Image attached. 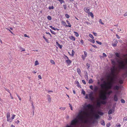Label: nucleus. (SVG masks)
I'll list each match as a JSON object with an SVG mask.
<instances>
[{"instance_id": "nucleus-43", "label": "nucleus", "mask_w": 127, "mask_h": 127, "mask_svg": "<svg viewBox=\"0 0 127 127\" xmlns=\"http://www.w3.org/2000/svg\"><path fill=\"white\" fill-rule=\"evenodd\" d=\"M82 94H83L84 95H85V92L83 90H82Z\"/></svg>"}, {"instance_id": "nucleus-59", "label": "nucleus", "mask_w": 127, "mask_h": 127, "mask_svg": "<svg viewBox=\"0 0 127 127\" xmlns=\"http://www.w3.org/2000/svg\"><path fill=\"white\" fill-rule=\"evenodd\" d=\"M113 56V55L112 54H110V56L109 57L110 58H111V57H112Z\"/></svg>"}, {"instance_id": "nucleus-52", "label": "nucleus", "mask_w": 127, "mask_h": 127, "mask_svg": "<svg viewBox=\"0 0 127 127\" xmlns=\"http://www.w3.org/2000/svg\"><path fill=\"white\" fill-rule=\"evenodd\" d=\"M82 58L83 59V60H84V59H85L86 57H85V56H84L83 55H82Z\"/></svg>"}, {"instance_id": "nucleus-21", "label": "nucleus", "mask_w": 127, "mask_h": 127, "mask_svg": "<svg viewBox=\"0 0 127 127\" xmlns=\"http://www.w3.org/2000/svg\"><path fill=\"white\" fill-rule=\"evenodd\" d=\"M100 102L101 104H105L106 103V101L103 100L101 101H100Z\"/></svg>"}, {"instance_id": "nucleus-23", "label": "nucleus", "mask_w": 127, "mask_h": 127, "mask_svg": "<svg viewBox=\"0 0 127 127\" xmlns=\"http://www.w3.org/2000/svg\"><path fill=\"white\" fill-rule=\"evenodd\" d=\"M101 124L102 125H103V126H104L105 125L104 122L103 120H102L101 122Z\"/></svg>"}, {"instance_id": "nucleus-22", "label": "nucleus", "mask_w": 127, "mask_h": 127, "mask_svg": "<svg viewBox=\"0 0 127 127\" xmlns=\"http://www.w3.org/2000/svg\"><path fill=\"white\" fill-rule=\"evenodd\" d=\"M66 109V108L65 107H61L60 108V109L62 110H64Z\"/></svg>"}, {"instance_id": "nucleus-51", "label": "nucleus", "mask_w": 127, "mask_h": 127, "mask_svg": "<svg viewBox=\"0 0 127 127\" xmlns=\"http://www.w3.org/2000/svg\"><path fill=\"white\" fill-rule=\"evenodd\" d=\"M22 49V50L21 51H25V50L24 49H23L22 47L20 48V49Z\"/></svg>"}, {"instance_id": "nucleus-7", "label": "nucleus", "mask_w": 127, "mask_h": 127, "mask_svg": "<svg viewBox=\"0 0 127 127\" xmlns=\"http://www.w3.org/2000/svg\"><path fill=\"white\" fill-rule=\"evenodd\" d=\"M114 100L115 101H117L118 100V96L116 94H115L114 96Z\"/></svg>"}, {"instance_id": "nucleus-26", "label": "nucleus", "mask_w": 127, "mask_h": 127, "mask_svg": "<svg viewBox=\"0 0 127 127\" xmlns=\"http://www.w3.org/2000/svg\"><path fill=\"white\" fill-rule=\"evenodd\" d=\"M89 40L93 43H94L95 42V41L94 40L90 39Z\"/></svg>"}, {"instance_id": "nucleus-6", "label": "nucleus", "mask_w": 127, "mask_h": 127, "mask_svg": "<svg viewBox=\"0 0 127 127\" xmlns=\"http://www.w3.org/2000/svg\"><path fill=\"white\" fill-rule=\"evenodd\" d=\"M93 107V106L92 105L90 104H89L86 105V106L84 107L85 108H88L89 109H91Z\"/></svg>"}, {"instance_id": "nucleus-4", "label": "nucleus", "mask_w": 127, "mask_h": 127, "mask_svg": "<svg viewBox=\"0 0 127 127\" xmlns=\"http://www.w3.org/2000/svg\"><path fill=\"white\" fill-rule=\"evenodd\" d=\"M94 116L95 117L94 119L93 117H92L91 118V119L92 121V123L93 124H94L97 122L96 119H98L100 118L99 116L97 114H94Z\"/></svg>"}, {"instance_id": "nucleus-42", "label": "nucleus", "mask_w": 127, "mask_h": 127, "mask_svg": "<svg viewBox=\"0 0 127 127\" xmlns=\"http://www.w3.org/2000/svg\"><path fill=\"white\" fill-rule=\"evenodd\" d=\"M124 121H127V117H125L123 119Z\"/></svg>"}, {"instance_id": "nucleus-53", "label": "nucleus", "mask_w": 127, "mask_h": 127, "mask_svg": "<svg viewBox=\"0 0 127 127\" xmlns=\"http://www.w3.org/2000/svg\"><path fill=\"white\" fill-rule=\"evenodd\" d=\"M99 22L101 23L102 24H104L102 23V21L100 19L99 20Z\"/></svg>"}, {"instance_id": "nucleus-11", "label": "nucleus", "mask_w": 127, "mask_h": 127, "mask_svg": "<svg viewBox=\"0 0 127 127\" xmlns=\"http://www.w3.org/2000/svg\"><path fill=\"white\" fill-rule=\"evenodd\" d=\"M119 88V87L117 85L115 86L114 87L113 89L114 90H118Z\"/></svg>"}, {"instance_id": "nucleus-60", "label": "nucleus", "mask_w": 127, "mask_h": 127, "mask_svg": "<svg viewBox=\"0 0 127 127\" xmlns=\"http://www.w3.org/2000/svg\"><path fill=\"white\" fill-rule=\"evenodd\" d=\"M46 33L47 34H48L51 37V36L49 32H46Z\"/></svg>"}, {"instance_id": "nucleus-32", "label": "nucleus", "mask_w": 127, "mask_h": 127, "mask_svg": "<svg viewBox=\"0 0 127 127\" xmlns=\"http://www.w3.org/2000/svg\"><path fill=\"white\" fill-rule=\"evenodd\" d=\"M96 42L99 45H101L102 44V43L101 42H99L98 41H96Z\"/></svg>"}, {"instance_id": "nucleus-50", "label": "nucleus", "mask_w": 127, "mask_h": 127, "mask_svg": "<svg viewBox=\"0 0 127 127\" xmlns=\"http://www.w3.org/2000/svg\"><path fill=\"white\" fill-rule=\"evenodd\" d=\"M86 65L88 66L87 68L88 69L90 67V64L87 63L86 64Z\"/></svg>"}, {"instance_id": "nucleus-31", "label": "nucleus", "mask_w": 127, "mask_h": 127, "mask_svg": "<svg viewBox=\"0 0 127 127\" xmlns=\"http://www.w3.org/2000/svg\"><path fill=\"white\" fill-rule=\"evenodd\" d=\"M47 18L49 20H51L52 19L51 17L49 16H48Z\"/></svg>"}, {"instance_id": "nucleus-17", "label": "nucleus", "mask_w": 127, "mask_h": 127, "mask_svg": "<svg viewBox=\"0 0 127 127\" xmlns=\"http://www.w3.org/2000/svg\"><path fill=\"white\" fill-rule=\"evenodd\" d=\"M66 62L69 65L71 63V61L69 59L66 60Z\"/></svg>"}, {"instance_id": "nucleus-16", "label": "nucleus", "mask_w": 127, "mask_h": 127, "mask_svg": "<svg viewBox=\"0 0 127 127\" xmlns=\"http://www.w3.org/2000/svg\"><path fill=\"white\" fill-rule=\"evenodd\" d=\"M101 103L100 101L97 102V106L98 107H100L101 106Z\"/></svg>"}, {"instance_id": "nucleus-54", "label": "nucleus", "mask_w": 127, "mask_h": 127, "mask_svg": "<svg viewBox=\"0 0 127 127\" xmlns=\"http://www.w3.org/2000/svg\"><path fill=\"white\" fill-rule=\"evenodd\" d=\"M82 83L84 84H86V83L85 82V80H83L82 81Z\"/></svg>"}, {"instance_id": "nucleus-28", "label": "nucleus", "mask_w": 127, "mask_h": 127, "mask_svg": "<svg viewBox=\"0 0 127 127\" xmlns=\"http://www.w3.org/2000/svg\"><path fill=\"white\" fill-rule=\"evenodd\" d=\"M90 15L92 17H94V15L92 12L90 13Z\"/></svg>"}, {"instance_id": "nucleus-19", "label": "nucleus", "mask_w": 127, "mask_h": 127, "mask_svg": "<svg viewBox=\"0 0 127 127\" xmlns=\"http://www.w3.org/2000/svg\"><path fill=\"white\" fill-rule=\"evenodd\" d=\"M66 22H67V23L68 24V25H67V26L69 27H71V25H70L69 22L68 20H66Z\"/></svg>"}, {"instance_id": "nucleus-57", "label": "nucleus", "mask_w": 127, "mask_h": 127, "mask_svg": "<svg viewBox=\"0 0 127 127\" xmlns=\"http://www.w3.org/2000/svg\"><path fill=\"white\" fill-rule=\"evenodd\" d=\"M90 88L92 90H93V86L92 85L90 86Z\"/></svg>"}, {"instance_id": "nucleus-40", "label": "nucleus", "mask_w": 127, "mask_h": 127, "mask_svg": "<svg viewBox=\"0 0 127 127\" xmlns=\"http://www.w3.org/2000/svg\"><path fill=\"white\" fill-rule=\"evenodd\" d=\"M15 116H16L15 115H13L12 116V117L11 118V119H12V120L13 119H14V117Z\"/></svg>"}, {"instance_id": "nucleus-48", "label": "nucleus", "mask_w": 127, "mask_h": 127, "mask_svg": "<svg viewBox=\"0 0 127 127\" xmlns=\"http://www.w3.org/2000/svg\"><path fill=\"white\" fill-rule=\"evenodd\" d=\"M103 57H106L107 56L104 53H103Z\"/></svg>"}, {"instance_id": "nucleus-47", "label": "nucleus", "mask_w": 127, "mask_h": 127, "mask_svg": "<svg viewBox=\"0 0 127 127\" xmlns=\"http://www.w3.org/2000/svg\"><path fill=\"white\" fill-rule=\"evenodd\" d=\"M51 63H52L53 64H55L53 60H51Z\"/></svg>"}, {"instance_id": "nucleus-25", "label": "nucleus", "mask_w": 127, "mask_h": 127, "mask_svg": "<svg viewBox=\"0 0 127 127\" xmlns=\"http://www.w3.org/2000/svg\"><path fill=\"white\" fill-rule=\"evenodd\" d=\"M93 82L92 79H90L89 81V84L92 83Z\"/></svg>"}, {"instance_id": "nucleus-12", "label": "nucleus", "mask_w": 127, "mask_h": 127, "mask_svg": "<svg viewBox=\"0 0 127 127\" xmlns=\"http://www.w3.org/2000/svg\"><path fill=\"white\" fill-rule=\"evenodd\" d=\"M47 99H48V101L49 102H50L51 101V98L50 97V95H47Z\"/></svg>"}, {"instance_id": "nucleus-63", "label": "nucleus", "mask_w": 127, "mask_h": 127, "mask_svg": "<svg viewBox=\"0 0 127 127\" xmlns=\"http://www.w3.org/2000/svg\"><path fill=\"white\" fill-rule=\"evenodd\" d=\"M80 42L81 43H82V44H83L84 43L82 39H81V40L80 41Z\"/></svg>"}, {"instance_id": "nucleus-9", "label": "nucleus", "mask_w": 127, "mask_h": 127, "mask_svg": "<svg viewBox=\"0 0 127 127\" xmlns=\"http://www.w3.org/2000/svg\"><path fill=\"white\" fill-rule=\"evenodd\" d=\"M90 8L89 7H85L84 8V10L85 12L87 13H88L89 12Z\"/></svg>"}, {"instance_id": "nucleus-10", "label": "nucleus", "mask_w": 127, "mask_h": 127, "mask_svg": "<svg viewBox=\"0 0 127 127\" xmlns=\"http://www.w3.org/2000/svg\"><path fill=\"white\" fill-rule=\"evenodd\" d=\"M98 89H99V88L97 86H94V92H96V93L97 92V90H98Z\"/></svg>"}, {"instance_id": "nucleus-29", "label": "nucleus", "mask_w": 127, "mask_h": 127, "mask_svg": "<svg viewBox=\"0 0 127 127\" xmlns=\"http://www.w3.org/2000/svg\"><path fill=\"white\" fill-rule=\"evenodd\" d=\"M54 8V7L53 6H50L49 7V9H53Z\"/></svg>"}, {"instance_id": "nucleus-24", "label": "nucleus", "mask_w": 127, "mask_h": 127, "mask_svg": "<svg viewBox=\"0 0 127 127\" xmlns=\"http://www.w3.org/2000/svg\"><path fill=\"white\" fill-rule=\"evenodd\" d=\"M98 113L101 115H102L103 114V113L101 112L100 111H98Z\"/></svg>"}, {"instance_id": "nucleus-37", "label": "nucleus", "mask_w": 127, "mask_h": 127, "mask_svg": "<svg viewBox=\"0 0 127 127\" xmlns=\"http://www.w3.org/2000/svg\"><path fill=\"white\" fill-rule=\"evenodd\" d=\"M75 53V52L73 50H72V56H73L74 55Z\"/></svg>"}, {"instance_id": "nucleus-13", "label": "nucleus", "mask_w": 127, "mask_h": 127, "mask_svg": "<svg viewBox=\"0 0 127 127\" xmlns=\"http://www.w3.org/2000/svg\"><path fill=\"white\" fill-rule=\"evenodd\" d=\"M69 38L71 40L73 41H75V38L72 36H69Z\"/></svg>"}, {"instance_id": "nucleus-14", "label": "nucleus", "mask_w": 127, "mask_h": 127, "mask_svg": "<svg viewBox=\"0 0 127 127\" xmlns=\"http://www.w3.org/2000/svg\"><path fill=\"white\" fill-rule=\"evenodd\" d=\"M56 43L58 46L61 49L62 48V46L59 44L58 42H56Z\"/></svg>"}, {"instance_id": "nucleus-33", "label": "nucleus", "mask_w": 127, "mask_h": 127, "mask_svg": "<svg viewBox=\"0 0 127 127\" xmlns=\"http://www.w3.org/2000/svg\"><path fill=\"white\" fill-rule=\"evenodd\" d=\"M115 54L116 56L117 57H118V58H119L120 57V56H119V54L118 53H115Z\"/></svg>"}, {"instance_id": "nucleus-8", "label": "nucleus", "mask_w": 127, "mask_h": 127, "mask_svg": "<svg viewBox=\"0 0 127 127\" xmlns=\"http://www.w3.org/2000/svg\"><path fill=\"white\" fill-rule=\"evenodd\" d=\"M93 93H90L89 95V96L90 98L92 100H93L94 99V97L93 96Z\"/></svg>"}, {"instance_id": "nucleus-38", "label": "nucleus", "mask_w": 127, "mask_h": 127, "mask_svg": "<svg viewBox=\"0 0 127 127\" xmlns=\"http://www.w3.org/2000/svg\"><path fill=\"white\" fill-rule=\"evenodd\" d=\"M77 72L79 74L80 73L81 71L80 69H79L78 68L77 69Z\"/></svg>"}, {"instance_id": "nucleus-62", "label": "nucleus", "mask_w": 127, "mask_h": 127, "mask_svg": "<svg viewBox=\"0 0 127 127\" xmlns=\"http://www.w3.org/2000/svg\"><path fill=\"white\" fill-rule=\"evenodd\" d=\"M60 3L61 4H62L63 3V2H64V1L63 0H62L61 1H60Z\"/></svg>"}, {"instance_id": "nucleus-2", "label": "nucleus", "mask_w": 127, "mask_h": 127, "mask_svg": "<svg viewBox=\"0 0 127 127\" xmlns=\"http://www.w3.org/2000/svg\"><path fill=\"white\" fill-rule=\"evenodd\" d=\"M111 81L108 82L107 85L105 81L103 82V84L100 85L101 88L99 89L98 92L100 95V98L102 100H104L107 99L105 95H102L105 90L107 89H111L113 87V84L114 83V79L113 78H111Z\"/></svg>"}, {"instance_id": "nucleus-15", "label": "nucleus", "mask_w": 127, "mask_h": 127, "mask_svg": "<svg viewBox=\"0 0 127 127\" xmlns=\"http://www.w3.org/2000/svg\"><path fill=\"white\" fill-rule=\"evenodd\" d=\"M61 23L62 24H63L65 26L67 27V25H66V23L64 21L62 20V21Z\"/></svg>"}, {"instance_id": "nucleus-39", "label": "nucleus", "mask_w": 127, "mask_h": 127, "mask_svg": "<svg viewBox=\"0 0 127 127\" xmlns=\"http://www.w3.org/2000/svg\"><path fill=\"white\" fill-rule=\"evenodd\" d=\"M110 125V123H107L106 125V127H109Z\"/></svg>"}, {"instance_id": "nucleus-5", "label": "nucleus", "mask_w": 127, "mask_h": 127, "mask_svg": "<svg viewBox=\"0 0 127 127\" xmlns=\"http://www.w3.org/2000/svg\"><path fill=\"white\" fill-rule=\"evenodd\" d=\"M115 59L117 60V62L121 64V65L120 66V68L123 69H124L125 67V66L124 64V62L122 61L120 62L119 61V60L116 58H115Z\"/></svg>"}, {"instance_id": "nucleus-49", "label": "nucleus", "mask_w": 127, "mask_h": 127, "mask_svg": "<svg viewBox=\"0 0 127 127\" xmlns=\"http://www.w3.org/2000/svg\"><path fill=\"white\" fill-rule=\"evenodd\" d=\"M84 54H85V57H86L87 56V53L86 52V51H84Z\"/></svg>"}, {"instance_id": "nucleus-64", "label": "nucleus", "mask_w": 127, "mask_h": 127, "mask_svg": "<svg viewBox=\"0 0 127 127\" xmlns=\"http://www.w3.org/2000/svg\"><path fill=\"white\" fill-rule=\"evenodd\" d=\"M127 16V12L124 15V16Z\"/></svg>"}, {"instance_id": "nucleus-20", "label": "nucleus", "mask_w": 127, "mask_h": 127, "mask_svg": "<svg viewBox=\"0 0 127 127\" xmlns=\"http://www.w3.org/2000/svg\"><path fill=\"white\" fill-rule=\"evenodd\" d=\"M39 64V63L37 61H36L35 62L34 65L36 66Z\"/></svg>"}, {"instance_id": "nucleus-56", "label": "nucleus", "mask_w": 127, "mask_h": 127, "mask_svg": "<svg viewBox=\"0 0 127 127\" xmlns=\"http://www.w3.org/2000/svg\"><path fill=\"white\" fill-rule=\"evenodd\" d=\"M45 41L47 42V43H49V42H48V40L47 39H46V38H45Z\"/></svg>"}, {"instance_id": "nucleus-36", "label": "nucleus", "mask_w": 127, "mask_h": 127, "mask_svg": "<svg viewBox=\"0 0 127 127\" xmlns=\"http://www.w3.org/2000/svg\"><path fill=\"white\" fill-rule=\"evenodd\" d=\"M76 83L77 84V86L78 87H79L80 85H79V83L77 81H76Z\"/></svg>"}, {"instance_id": "nucleus-41", "label": "nucleus", "mask_w": 127, "mask_h": 127, "mask_svg": "<svg viewBox=\"0 0 127 127\" xmlns=\"http://www.w3.org/2000/svg\"><path fill=\"white\" fill-rule=\"evenodd\" d=\"M69 106L70 108L71 109V110H72L73 109H72V106L71 105L70 103H69Z\"/></svg>"}, {"instance_id": "nucleus-55", "label": "nucleus", "mask_w": 127, "mask_h": 127, "mask_svg": "<svg viewBox=\"0 0 127 127\" xmlns=\"http://www.w3.org/2000/svg\"><path fill=\"white\" fill-rule=\"evenodd\" d=\"M75 35L76 36L78 37L79 36V34L77 32H75Z\"/></svg>"}, {"instance_id": "nucleus-58", "label": "nucleus", "mask_w": 127, "mask_h": 127, "mask_svg": "<svg viewBox=\"0 0 127 127\" xmlns=\"http://www.w3.org/2000/svg\"><path fill=\"white\" fill-rule=\"evenodd\" d=\"M50 27H51V29H52L53 30H55V28L54 27H52L51 26Z\"/></svg>"}, {"instance_id": "nucleus-3", "label": "nucleus", "mask_w": 127, "mask_h": 127, "mask_svg": "<svg viewBox=\"0 0 127 127\" xmlns=\"http://www.w3.org/2000/svg\"><path fill=\"white\" fill-rule=\"evenodd\" d=\"M111 61L112 64L113 65L110 69L111 73L112 75L114 76L117 71V69L116 68L115 65L116 63L114 59H111Z\"/></svg>"}, {"instance_id": "nucleus-27", "label": "nucleus", "mask_w": 127, "mask_h": 127, "mask_svg": "<svg viewBox=\"0 0 127 127\" xmlns=\"http://www.w3.org/2000/svg\"><path fill=\"white\" fill-rule=\"evenodd\" d=\"M89 36L92 39H94V37L91 34H90Z\"/></svg>"}, {"instance_id": "nucleus-18", "label": "nucleus", "mask_w": 127, "mask_h": 127, "mask_svg": "<svg viewBox=\"0 0 127 127\" xmlns=\"http://www.w3.org/2000/svg\"><path fill=\"white\" fill-rule=\"evenodd\" d=\"M114 112V111L113 110V111H112V110L110 109L108 111V114H111L113 112Z\"/></svg>"}, {"instance_id": "nucleus-34", "label": "nucleus", "mask_w": 127, "mask_h": 127, "mask_svg": "<svg viewBox=\"0 0 127 127\" xmlns=\"http://www.w3.org/2000/svg\"><path fill=\"white\" fill-rule=\"evenodd\" d=\"M121 101L122 103H124L125 102V100L123 99H122L121 100Z\"/></svg>"}, {"instance_id": "nucleus-35", "label": "nucleus", "mask_w": 127, "mask_h": 127, "mask_svg": "<svg viewBox=\"0 0 127 127\" xmlns=\"http://www.w3.org/2000/svg\"><path fill=\"white\" fill-rule=\"evenodd\" d=\"M85 23L87 25H91V24L90 22L86 21L85 22Z\"/></svg>"}, {"instance_id": "nucleus-1", "label": "nucleus", "mask_w": 127, "mask_h": 127, "mask_svg": "<svg viewBox=\"0 0 127 127\" xmlns=\"http://www.w3.org/2000/svg\"><path fill=\"white\" fill-rule=\"evenodd\" d=\"M88 115L87 110H81L79 111L76 118L71 121L70 125L75 127H78L82 125L83 123H86L85 118L88 116Z\"/></svg>"}, {"instance_id": "nucleus-46", "label": "nucleus", "mask_w": 127, "mask_h": 127, "mask_svg": "<svg viewBox=\"0 0 127 127\" xmlns=\"http://www.w3.org/2000/svg\"><path fill=\"white\" fill-rule=\"evenodd\" d=\"M9 93H10V96L11 97V99H13V97H12V95H11V93L10 92H8Z\"/></svg>"}, {"instance_id": "nucleus-30", "label": "nucleus", "mask_w": 127, "mask_h": 127, "mask_svg": "<svg viewBox=\"0 0 127 127\" xmlns=\"http://www.w3.org/2000/svg\"><path fill=\"white\" fill-rule=\"evenodd\" d=\"M65 16L67 18H69L70 17L69 15L67 14L65 15Z\"/></svg>"}, {"instance_id": "nucleus-45", "label": "nucleus", "mask_w": 127, "mask_h": 127, "mask_svg": "<svg viewBox=\"0 0 127 127\" xmlns=\"http://www.w3.org/2000/svg\"><path fill=\"white\" fill-rule=\"evenodd\" d=\"M112 93V91H111V90H110V91H109L108 92V95H110L111 93Z\"/></svg>"}, {"instance_id": "nucleus-44", "label": "nucleus", "mask_w": 127, "mask_h": 127, "mask_svg": "<svg viewBox=\"0 0 127 127\" xmlns=\"http://www.w3.org/2000/svg\"><path fill=\"white\" fill-rule=\"evenodd\" d=\"M63 6L64 7V9H66L67 8V6L66 5H63Z\"/></svg>"}, {"instance_id": "nucleus-61", "label": "nucleus", "mask_w": 127, "mask_h": 127, "mask_svg": "<svg viewBox=\"0 0 127 127\" xmlns=\"http://www.w3.org/2000/svg\"><path fill=\"white\" fill-rule=\"evenodd\" d=\"M38 77L40 79H42L41 76L40 75H38Z\"/></svg>"}]
</instances>
